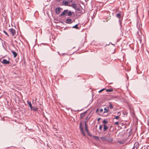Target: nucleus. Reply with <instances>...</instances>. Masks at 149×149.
Returning a JSON list of instances; mask_svg holds the SVG:
<instances>
[{
    "label": "nucleus",
    "instance_id": "nucleus-33",
    "mask_svg": "<svg viewBox=\"0 0 149 149\" xmlns=\"http://www.w3.org/2000/svg\"><path fill=\"white\" fill-rule=\"evenodd\" d=\"M31 110H37V109H33V108H32V109Z\"/></svg>",
    "mask_w": 149,
    "mask_h": 149
},
{
    "label": "nucleus",
    "instance_id": "nucleus-9",
    "mask_svg": "<svg viewBox=\"0 0 149 149\" xmlns=\"http://www.w3.org/2000/svg\"><path fill=\"white\" fill-rule=\"evenodd\" d=\"M67 22L66 23L68 24H70L71 23L72 19H66Z\"/></svg>",
    "mask_w": 149,
    "mask_h": 149
},
{
    "label": "nucleus",
    "instance_id": "nucleus-16",
    "mask_svg": "<svg viewBox=\"0 0 149 149\" xmlns=\"http://www.w3.org/2000/svg\"><path fill=\"white\" fill-rule=\"evenodd\" d=\"M125 142V141H118V142L120 144H123Z\"/></svg>",
    "mask_w": 149,
    "mask_h": 149
},
{
    "label": "nucleus",
    "instance_id": "nucleus-19",
    "mask_svg": "<svg viewBox=\"0 0 149 149\" xmlns=\"http://www.w3.org/2000/svg\"><path fill=\"white\" fill-rule=\"evenodd\" d=\"M81 132L82 135L83 136H85V134L84 132V130H81Z\"/></svg>",
    "mask_w": 149,
    "mask_h": 149
},
{
    "label": "nucleus",
    "instance_id": "nucleus-36",
    "mask_svg": "<svg viewBox=\"0 0 149 149\" xmlns=\"http://www.w3.org/2000/svg\"><path fill=\"white\" fill-rule=\"evenodd\" d=\"M100 118H98V119H97V120H98V121H99V120H100Z\"/></svg>",
    "mask_w": 149,
    "mask_h": 149
},
{
    "label": "nucleus",
    "instance_id": "nucleus-18",
    "mask_svg": "<svg viewBox=\"0 0 149 149\" xmlns=\"http://www.w3.org/2000/svg\"><path fill=\"white\" fill-rule=\"evenodd\" d=\"M121 14L120 13H118L116 15V17L118 18H120L121 17Z\"/></svg>",
    "mask_w": 149,
    "mask_h": 149
},
{
    "label": "nucleus",
    "instance_id": "nucleus-12",
    "mask_svg": "<svg viewBox=\"0 0 149 149\" xmlns=\"http://www.w3.org/2000/svg\"><path fill=\"white\" fill-rule=\"evenodd\" d=\"M11 52H12V54L13 55V56H14V58L16 57L17 56V53L15 52H14V51H12Z\"/></svg>",
    "mask_w": 149,
    "mask_h": 149
},
{
    "label": "nucleus",
    "instance_id": "nucleus-5",
    "mask_svg": "<svg viewBox=\"0 0 149 149\" xmlns=\"http://www.w3.org/2000/svg\"><path fill=\"white\" fill-rule=\"evenodd\" d=\"M61 11V8L58 7L56 8L55 10V12L57 14H59Z\"/></svg>",
    "mask_w": 149,
    "mask_h": 149
},
{
    "label": "nucleus",
    "instance_id": "nucleus-30",
    "mask_svg": "<svg viewBox=\"0 0 149 149\" xmlns=\"http://www.w3.org/2000/svg\"><path fill=\"white\" fill-rule=\"evenodd\" d=\"M115 124L116 125H117L118 124V122H117L115 123Z\"/></svg>",
    "mask_w": 149,
    "mask_h": 149
},
{
    "label": "nucleus",
    "instance_id": "nucleus-14",
    "mask_svg": "<svg viewBox=\"0 0 149 149\" xmlns=\"http://www.w3.org/2000/svg\"><path fill=\"white\" fill-rule=\"evenodd\" d=\"M68 13V16H71L73 14V13L71 11H69Z\"/></svg>",
    "mask_w": 149,
    "mask_h": 149
},
{
    "label": "nucleus",
    "instance_id": "nucleus-17",
    "mask_svg": "<svg viewBox=\"0 0 149 149\" xmlns=\"http://www.w3.org/2000/svg\"><path fill=\"white\" fill-rule=\"evenodd\" d=\"M109 106L110 109H112L113 108V106L111 102L109 103Z\"/></svg>",
    "mask_w": 149,
    "mask_h": 149
},
{
    "label": "nucleus",
    "instance_id": "nucleus-8",
    "mask_svg": "<svg viewBox=\"0 0 149 149\" xmlns=\"http://www.w3.org/2000/svg\"><path fill=\"white\" fill-rule=\"evenodd\" d=\"M69 6H71L72 7L74 8L75 9H76L77 8V5L75 4H72L71 5H69Z\"/></svg>",
    "mask_w": 149,
    "mask_h": 149
},
{
    "label": "nucleus",
    "instance_id": "nucleus-26",
    "mask_svg": "<svg viewBox=\"0 0 149 149\" xmlns=\"http://www.w3.org/2000/svg\"><path fill=\"white\" fill-rule=\"evenodd\" d=\"M85 127H86V132H88V130L87 129V127H86V122H85Z\"/></svg>",
    "mask_w": 149,
    "mask_h": 149
},
{
    "label": "nucleus",
    "instance_id": "nucleus-10",
    "mask_svg": "<svg viewBox=\"0 0 149 149\" xmlns=\"http://www.w3.org/2000/svg\"><path fill=\"white\" fill-rule=\"evenodd\" d=\"M79 127L80 130H84L83 127V124L81 123H80Z\"/></svg>",
    "mask_w": 149,
    "mask_h": 149
},
{
    "label": "nucleus",
    "instance_id": "nucleus-37",
    "mask_svg": "<svg viewBox=\"0 0 149 149\" xmlns=\"http://www.w3.org/2000/svg\"><path fill=\"white\" fill-rule=\"evenodd\" d=\"M108 134H109V135L110 136V134L108 133Z\"/></svg>",
    "mask_w": 149,
    "mask_h": 149
},
{
    "label": "nucleus",
    "instance_id": "nucleus-20",
    "mask_svg": "<svg viewBox=\"0 0 149 149\" xmlns=\"http://www.w3.org/2000/svg\"><path fill=\"white\" fill-rule=\"evenodd\" d=\"M94 138L97 141L99 140V138L97 136H94Z\"/></svg>",
    "mask_w": 149,
    "mask_h": 149
},
{
    "label": "nucleus",
    "instance_id": "nucleus-35",
    "mask_svg": "<svg viewBox=\"0 0 149 149\" xmlns=\"http://www.w3.org/2000/svg\"><path fill=\"white\" fill-rule=\"evenodd\" d=\"M72 0H71L70 1L71 2H72Z\"/></svg>",
    "mask_w": 149,
    "mask_h": 149
},
{
    "label": "nucleus",
    "instance_id": "nucleus-32",
    "mask_svg": "<svg viewBox=\"0 0 149 149\" xmlns=\"http://www.w3.org/2000/svg\"><path fill=\"white\" fill-rule=\"evenodd\" d=\"M76 9L77 10H78V11H79L80 10V8H76Z\"/></svg>",
    "mask_w": 149,
    "mask_h": 149
},
{
    "label": "nucleus",
    "instance_id": "nucleus-6",
    "mask_svg": "<svg viewBox=\"0 0 149 149\" xmlns=\"http://www.w3.org/2000/svg\"><path fill=\"white\" fill-rule=\"evenodd\" d=\"M68 12V10H64L62 13L60 15L61 16H63L67 13Z\"/></svg>",
    "mask_w": 149,
    "mask_h": 149
},
{
    "label": "nucleus",
    "instance_id": "nucleus-34",
    "mask_svg": "<svg viewBox=\"0 0 149 149\" xmlns=\"http://www.w3.org/2000/svg\"><path fill=\"white\" fill-rule=\"evenodd\" d=\"M98 110H99V109H97L96 110V112H97L98 111Z\"/></svg>",
    "mask_w": 149,
    "mask_h": 149
},
{
    "label": "nucleus",
    "instance_id": "nucleus-21",
    "mask_svg": "<svg viewBox=\"0 0 149 149\" xmlns=\"http://www.w3.org/2000/svg\"><path fill=\"white\" fill-rule=\"evenodd\" d=\"M72 28L76 29H78V24H77L75 25V26H73Z\"/></svg>",
    "mask_w": 149,
    "mask_h": 149
},
{
    "label": "nucleus",
    "instance_id": "nucleus-2",
    "mask_svg": "<svg viewBox=\"0 0 149 149\" xmlns=\"http://www.w3.org/2000/svg\"><path fill=\"white\" fill-rule=\"evenodd\" d=\"M70 2L69 0H63L62 2V5H64L65 6H69V3Z\"/></svg>",
    "mask_w": 149,
    "mask_h": 149
},
{
    "label": "nucleus",
    "instance_id": "nucleus-28",
    "mask_svg": "<svg viewBox=\"0 0 149 149\" xmlns=\"http://www.w3.org/2000/svg\"><path fill=\"white\" fill-rule=\"evenodd\" d=\"M119 116H116V117H115V118H114L117 120L119 119Z\"/></svg>",
    "mask_w": 149,
    "mask_h": 149
},
{
    "label": "nucleus",
    "instance_id": "nucleus-3",
    "mask_svg": "<svg viewBox=\"0 0 149 149\" xmlns=\"http://www.w3.org/2000/svg\"><path fill=\"white\" fill-rule=\"evenodd\" d=\"M9 31L10 33L12 34L13 36H14L16 34V32L15 30L13 29H9Z\"/></svg>",
    "mask_w": 149,
    "mask_h": 149
},
{
    "label": "nucleus",
    "instance_id": "nucleus-31",
    "mask_svg": "<svg viewBox=\"0 0 149 149\" xmlns=\"http://www.w3.org/2000/svg\"><path fill=\"white\" fill-rule=\"evenodd\" d=\"M103 111V109H101L100 110V112H102Z\"/></svg>",
    "mask_w": 149,
    "mask_h": 149
},
{
    "label": "nucleus",
    "instance_id": "nucleus-29",
    "mask_svg": "<svg viewBox=\"0 0 149 149\" xmlns=\"http://www.w3.org/2000/svg\"><path fill=\"white\" fill-rule=\"evenodd\" d=\"M3 32H4L5 33V34H6L8 36H9V35H8V34L7 33V32H6V31H3Z\"/></svg>",
    "mask_w": 149,
    "mask_h": 149
},
{
    "label": "nucleus",
    "instance_id": "nucleus-27",
    "mask_svg": "<svg viewBox=\"0 0 149 149\" xmlns=\"http://www.w3.org/2000/svg\"><path fill=\"white\" fill-rule=\"evenodd\" d=\"M102 125H100V127H99V129L101 130H102Z\"/></svg>",
    "mask_w": 149,
    "mask_h": 149
},
{
    "label": "nucleus",
    "instance_id": "nucleus-4",
    "mask_svg": "<svg viewBox=\"0 0 149 149\" xmlns=\"http://www.w3.org/2000/svg\"><path fill=\"white\" fill-rule=\"evenodd\" d=\"M139 146V145L138 143L136 142L134 144L133 148L132 149H137Z\"/></svg>",
    "mask_w": 149,
    "mask_h": 149
},
{
    "label": "nucleus",
    "instance_id": "nucleus-13",
    "mask_svg": "<svg viewBox=\"0 0 149 149\" xmlns=\"http://www.w3.org/2000/svg\"><path fill=\"white\" fill-rule=\"evenodd\" d=\"M27 103L29 105V106L30 107V108H31V109H32V104L31 103V102H29V101H27Z\"/></svg>",
    "mask_w": 149,
    "mask_h": 149
},
{
    "label": "nucleus",
    "instance_id": "nucleus-1",
    "mask_svg": "<svg viewBox=\"0 0 149 149\" xmlns=\"http://www.w3.org/2000/svg\"><path fill=\"white\" fill-rule=\"evenodd\" d=\"M100 139L102 140L103 141H108L109 142H111L112 141L113 139L111 137H107L106 136H104L100 138Z\"/></svg>",
    "mask_w": 149,
    "mask_h": 149
},
{
    "label": "nucleus",
    "instance_id": "nucleus-24",
    "mask_svg": "<svg viewBox=\"0 0 149 149\" xmlns=\"http://www.w3.org/2000/svg\"><path fill=\"white\" fill-rule=\"evenodd\" d=\"M104 112L105 113H107L108 111V110L106 108H105L104 109Z\"/></svg>",
    "mask_w": 149,
    "mask_h": 149
},
{
    "label": "nucleus",
    "instance_id": "nucleus-23",
    "mask_svg": "<svg viewBox=\"0 0 149 149\" xmlns=\"http://www.w3.org/2000/svg\"><path fill=\"white\" fill-rule=\"evenodd\" d=\"M103 123L104 124H107L108 123V121L106 120H104L103 121Z\"/></svg>",
    "mask_w": 149,
    "mask_h": 149
},
{
    "label": "nucleus",
    "instance_id": "nucleus-25",
    "mask_svg": "<svg viewBox=\"0 0 149 149\" xmlns=\"http://www.w3.org/2000/svg\"><path fill=\"white\" fill-rule=\"evenodd\" d=\"M105 89H106L105 88H103L101 90H100L98 92L99 93L101 92H102V91H103Z\"/></svg>",
    "mask_w": 149,
    "mask_h": 149
},
{
    "label": "nucleus",
    "instance_id": "nucleus-22",
    "mask_svg": "<svg viewBox=\"0 0 149 149\" xmlns=\"http://www.w3.org/2000/svg\"><path fill=\"white\" fill-rule=\"evenodd\" d=\"M85 116L84 113L81 114L80 116V117L81 118H82Z\"/></svg>",
    "mask_w": 149,
    "mask_h": 149
},
{
    "label": "nucleus",
    "instance_id": "nucleus-15",
    "mask_svg": "<svg viewBox=\"0 0 149 149\" xmlns=\"http://www.w3.org/2000/svg\"><path fill=\"white\" fill-rule=\"evenodd\" d=\"M113 91L112 89H107L106 90V91L107 92H111Z\"/></svg>",
    "mask_w": 149,
    "mask_h": 149
},
{
    "label": "nucleus",
    "instance_id": "nucleus-7",
    "mask_svg": "<svg viewBox=\"0 0 149 149\" xmlns=\"http://www.w3.org/2000/svg\"><path fill=\"white\" fill-rule=\"evenodd\" d=\"M2 63L3 64H7L9 63V62L8 61H7L6 59H3Z\"/></svg>",
    "mask_w": 149,
    "mask_h": 149
},
{
    "label": "nucleus",
    "instance_id": "nucleus-11",
    "mask_svg": "<svg viewBox=\"0 0 149 149\" xmlns=\"http://www.w3.org/2000/svg\"><path fill=\"white\" fill-rule=\"evenodd\" d=\"M108 128V127L107 125H104V131H106L107 129Z\"/></svg>",
    "mask_w": 149,
    "mask_h": 149
}]
</instances>
